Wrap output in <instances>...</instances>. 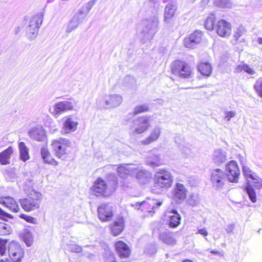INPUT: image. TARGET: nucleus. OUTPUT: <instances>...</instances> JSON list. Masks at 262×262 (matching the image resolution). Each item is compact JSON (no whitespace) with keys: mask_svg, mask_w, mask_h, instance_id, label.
<instances>
[{"mask_svg":"<svg viewBox=\"0 0 262 262\" xmlns=\"http://www.w3.org/2000/svg\"><path fill=\"white\" fill-rule=\"evenodd\" d=\"M98 216L103 222L111 221L114 217L113 208L108 203L100 205L97 208Z\"/></svg>","mask_w":262,"mask_h":262,"instance_id":"obj_10","label":"nucleus"},{"mask_svg":"<svg viewBox=\"0 0 262 262\" xmlns=\"http://www.w3.org/2000/svg\"><path fill=\"white\" fill-rule=\"evenodd\" d=\"M14 151V147L9 146L8 148L0 152V164L2 165H8L10 163L11 156Z\"/></svg>","mask_w":262,"mask_h":262,"instance_id":"obj_22","label":"nucleus"},{"mask_svg":"<svg viewBox=\"0 0 262 262\" xmlns=\"http://www.w3.org/2000/svg\"><path fill=\"white\" fill-rule=\"evenodd\" d=\"M91 189L97 196H107L108 195V184L105 180L101 178H97L94 182Z\"/></svg>","mask_w":262,"mask_h":262,"instance_id":"obj_12","label":"nucleus"},{"mask_svg":"<svg viewBox=\"0 0 262 262\" xmlns=\"http://www.w3.org/2000/svg\"><path fill=\"white\" fill-rule=\"evenodd\" d=\"M42 20L43 15L41 14H37L32 17L27 31L29 37L31 38L36 37Z\"/></svg>","mask_w":262,"mask_h":262,"instance_id":"obj_8","label":"nucleus"},{"mask_svg":"<svg viewBox=\"0 0 262 262\" xmlns=\"http://www.w3.org/2000/svg\"><path fill=\"white\" fill-rule=\"evenodd\" d=\"M156 176L154 183L156 187L160 188H169L173 183V177L171 173L165 170L161 169Z\"/></svg>","mask_w":262,"mask_h":262,"instance_id":"obj_5","label":"nucleus"},{"mask_svg":"<svg viewBox=\"0 0 262 262\" xmlns=\"http://www.w3.org/2000/svg\"><path fill=\"white\" fill-rule=\"evenodd\" d=\"M228 115H232V113H229Z\"/></svg>","mask_w":262,"mask_h":262,"instance_id":"obj_55","label":"nucleus"},{"mask_svg":"<svg viewBox=\"0 0 262 262\" xmlns=\"http://www.w3.org/2000/svg\"><path fill=\"white\" fill-rule=\"evenodd\" d=\"M171 73L181 78L189 79L192 77L193 72L190 66L185 60L176 59L170 65Z\"/></svg>","mask_w":262,"mask_h":262,"instance_id":"obj_1","label":"nucleus"},{"mask_svg":"<svg viewBox=\"0 0 262 262\" xmlns=\"http://www.w3.org/2000/svg\"><path fill=\"white\" fill-rule=\"evenodd\" d=\"M196 233L200 234L204 237L207 236L208 235V232L205 228L198 229Z\"/></svg>","mask_w":262,"mask_h":262,"instance_id":"obj_46","label":"nucleus"},{"mask_svg":"<svg viewBox=\"0 0 262 262\" xmlns=\"http://www.w3.org/2000/svg\"><path fill=\"white\" fill-rule=\"evenodd\" d=\"M246 190L251 202L255 203L257 201L256 194L253 188L251 186H248Z\"/></svg>","mask_w":262,"mask_h":262,"instance_id":"obj_34","label":"nucleus"},{"mask_svg":"<svg viewBox=\"0 0 262 262\" xmlns=\"http://www.w3.org/2000/svg\"><path fill=\"white\" fill-rule=\"evenodd\" d=\"M182 262H193V261L190 259H187L183 260Z\"/></svg>","mask_w":262,"mask_h":262,"instance_id":"obj_52","label":"nucleus"},{"mask_svg":"<svg viewBox=\"0 0 262 262\" xmlns=\"http://www.w3.org/2000/svg\"><path fill=\"white\" fill-rule=\"evenodd\" d=\"M245 29L243 27H239L237 28L234 32L232 41L234 43H238L244 41L243 37L245 34Z\"/></svg>","mask_w":262,"mask_h":262,"instance_id":"obj_28","label":"nucleus"},{"mask_svg":"<svg viewBox=\"0 0 262 262\" xmlns=\"http://www.w3.org/2000/svg\"><path fill=\"white\" fill-rule=\"evenodd\" d=\"M160 238L167 245H174L176 244V240L170 233L163 232L160 234Z\"/></svg>","mask_w":262,"mask_h":262,"instance_id":"obj_31","label":"nucleus"},{"mask_svg":"<svg viewBox=\"0 0 262 262\" xmlns=\"http://www.w3.org/2000/svg\"><path fill=\"white\" fill-rule=\"evenodd\" d=\"M0 215L5 217L9 216V213L6 212L0 207Z\"/></svg>","mask_w":262,"mask_h":262,"instance_id":"obj_48","label":"nucleus"},{"mask_svg":"<svg viewBox=\"0 0 262 262\" xmlns=\"http://www.w3.org/2000/svg\"><path fill=\"white\" fill-rule=\"evenodd\" d=\"M198 70L205 76H209L212 71L211 65L207 62H202L198 66Z\"/></svg>","mask_w":262,"mask_h":262,"instance_id":"obj_27","label":"nucleus"},{"mask_svg":"<svg viewBox=\"0 0 262 262\" xmlns=\"http://www.w3.org/2000/svg\"><path fill=\"white\" fill-rule=\"evenodd\" d=\"M162 164V162H161L160 158H158V160L157 162H150V164L154 166H158L161 165Z\"/></svg>","mask_w":262,"mask_h":262,"instance_id":"obj_47","label":"nucleus"},{"mask_svg":"<svg viewBox=\"0 0 262 262\" xmlns=\"http://www.w3.org/2000/svg\"><path fill=\"white\" fill-rule=\"evenodd\" d=\"M247 179H250L253 181L254 183L257 184V185L261 186L262 185V180L255 173L252 172V173L248 177Z\"/></svg>","mask_w":262,"mask_h":262,"instance_id":"obj_40","label":"nucleus"},{"mask_svg":"<svg viewBox=\"0 0 262 262\" xmlns=\"http://www.w3.org/2000/svg\"><path fill=\"white\" fill-rule=\"evenodd\" d=\"M257 42L259 44H262V37H259L257 39Z\"/></svg>","mask_w":262,"mask_h":262,"instance_id":"obj_50","label":"nucleus"},{"mask_svg":"<svg viewBox=\"0 0 262 262\" xmlns=\"http://www.w3.org/2000/svg\"><path fill=\"white\" fill-rule=\"evenodd\" d=\"M19 217L25 220L26 222L29 223L35 224L36 223V220L35 218L29 215H27L25 214H21L19 215Z\"/></svg>","mask_w":262,"mask_h":262,"instance_id":"obj_39","label":"nucleus"},{"mask_svg":"<svg viewBox=\"0 0 262 262\" xmlns=\"http://www.w3.org/2000/svg\"><path fill=\"white\" fill-rule=\"evenodd\" d=\"M8 255L13 262H20L25 256V251L17 243L11 242L8 245Z\"/></svg>","mask_w":262,"mask_h":262,"instance_id":"obj_7","label":"nucleus"},{"mask_svg":"<svg viewBox=\"0 0 262 262\" xmlns=\"http://www.w3.org/2000/svg\"><path fill=\"white\" fill-rule=\"evenodd\" d=\"M216 3L220 7H229L230 4L229 0H216Z\"/></svg>","mask_w":262,"mask_h":262,"instance_id":"obj_42","label":"nucleus"},{"mask_svg":"<svg viewBox=\"0 0 262 262\" xmlns=\"http://www.w3.org/2000/svg\"><path fill=\"white\" fill-rule=\"evenodd\" d=\"M136 173V178L139 181H145L148 179L147 173L143 170H138Z\"/></svg>","mask_w":262,"mask_h":262,"instance_id":"obj_36","label":"nucleus"},{"mask_svg":"<svg viewBox=\"0 0 262 262\" xmlns=\"http://www.w3.org/2000/svg\"><path fill=\"white\" fill-rule=\"evenodd\" d=\"M216 34L221 38L229 37L232 32V24L228 20L221 18L218 20L215 28Z\"/></svg>","mask_w":262,"mask_h":262,"instance_id":"obj_6","label":"nucleus"},{"mask_svg":"<svg viewBox=\"0 0 262 262\" xmlns=\"http://www.w3.org/2000/svg\"><path fill=\"white\" fill-rule=\"evenodd\" d=\"M24 241L28 247L31 246L33 243V237L30 235L25 236L24 238Z\"/></svg>","mask_w":262,"mask_h":262,"instance_id":"obj_44","label":"nucleus"},{"mask_svg":"<svg viewBox=\"0 0 262 262\" xmlns=\"http://www.w3.org/2000/svg\"><path fill=\"white\" fill-rule=\"evenodd\" d=\"M243 174H244V176L246 178H248V177H249L253 172L251 170V169L248 167H247L246 166H244L243 167Z\"/></svg>","mask_w":262,"mask_h":262,"instance_id":"obj_45","label":"nucleus"},{"mask_svg":"<svg viewBox=\"0 0 262 262\" xmlns=\"http://www.w3.org/2000/svg\"><path fill=\"white\" fill-rule=\"evenodd\" d=\"M125 227V218L122 216H118L109 226L112 234L114 236L119 235Z\"/></svg>","mask_w":262,"mask_h":262,"instance_id":"obj_13","label":"nucleus"},{"mask_svg":"<svg viewBox=\"0 0 262 262\" xmlns=\"http://www.w3.org/2000/svg\"><path fill=\"white\" fill-rule=\"evenodd\" d=\"M229 228H230V231H232V228H233V226H232V225H230V226L229 227Z\"/></svg>","mask_w":262,"mask_h":262,"instance_id":"obj_53","label":"nucleus"},{"mask_svg":"<svg viewBox=\"0 0 262 262\" xmlns=\"http://www.w3.org/2000/svg\"><path fill=\"white\" fill-rule=\"evenodd\" d=\"M225 173L224 171L219 168L213 170L211 175V181L217 187H221L224 185Z\"/></svg>","mask_w":262,"mask_h":262,"instance_id":"obj_17","label":"nucleus"},{"mask_svg":"<svg viewBox=\"0 0 262 262\" xmlns=\"http://www.w3.org/2000/svg\"><path fill=\"white\" fill-rule=\"evenodd\" d=\"M175 10L172 6H166L165 9L164 17L166 20L171 19L174 15Z\"/></svg>","mask_w":262,"mask_h":262,"instance_id":"obj_32","label":"nucleus"},{"mask_svg":"<svg viewBox=\"0 0 262 262\" xmlns=\"http://www.w3.org/2000/svg\"><path fill=\"white\" fill-rule=\"evenodd\" d=\"M149 110V107L146 105H140L137 106L135 109V112L136 114L141 113L147 112Z\"/></svg>","mask_w":262,"mask_h":262,"instance_id":"obj_41","label":"nucleus"},{"mask_svg":"<svg viewBox=\"0 0 262 262\" xmlns=\"http://www.w3.org/2000/svg\"><path fill=\"white\" fill-rule=\"evenodd\" d=\"M254 89L259 97L262 98V81L257 80L254 85Z\"/></svg>","mask_w":262,"mask_h":262,"instance_id":"obj_37","label":"nucleus"},{"mask_svg":"<svg viewBox=\"0 0 262 262\" xmlns=\"http://www.w3.org/2000/svg\"><path fill=\"white\" fill-rule=\"evenodd\" d=\"M238 69L239 71H244L245 72L249 74H254L255 71L254 70L251 68L247 64H242L238 66Z\"/></svg>","mask_w":262,"mask_h":262,"instance_id":"obj_33","label":"nucleus"},{"mask_svg":"<svg viewBox=\"0 0 262 262\" xmlns=\"http://www.w3.org/2000/svg\"><path fill=\"white\" fill-rule=\"evenodd\" d=\"M160 130L159 128L154 129L150 135L145 140L141 141L143 145H148L157 140L160 136Z\"/></svg>","mask_w":262,"mask_h":262,"instance_id":"obj_30","label":"nucleus"},{"mask_svg":"<svg viewBox=\"0 0 262 262\" xmlns=\"http://www.w3.org/2000/svg\"><path fill=\"white\" fill-rule=\"evenodd\" d=\"M73 107L74 105L71 102L65 101L57 103L50 110L52 113L61 114L72 110Z\"/></svg>","mask_w":262,"mask_h":262,"instance_id":"obj_18","label":"nucleus"},{"mask_svg":"<svg viewBox=\"0 0 262 262\" xmlns=\"http://www.w3.org/2000/svg\"><path fill=\"white\" fill-rule=\"evenodd\" d=\"M41 194L35 190H32L27 196L19 201L22 208L26 212L37 209L40 207Z\"/></svg>","mask_w":262,"mask_h":262,"instance_id":"obj_2","label":"nucleus"},{"mask_svg":"<svg viewBox=\"0 0 262 262\" xmlns=\"http://www.w3.org/2000/svg\"><path fill=\"white\" fill-rule=\"evenodd\" d=\"M113 262H117V261L115 260Z\"/></svg>","mask_w":262,"mask_h":262,"instance_id":"obj_56","label":"nucleus"},{"mask_svg":"<svg viewBox=\"0 0 262 262\" xmlns=\"http://www.w3.org/2000/svg\"><path fill=\"white\" fill-rule=\"evenodd\" d=\"M149 126V123L147 120H144L139 126L136 128V131L137 133L141 134L146 130Z\"/></svg>","mask_w":262,"mask_h":262,"instance_id":"obj_35","label":"nucleus"},{"mask_svg":"<svg viewBox=\"0 0 262 262\" xmlns=\"http://www.w3.org/2000/svg\"><path fill=\"white\" fill-rule=\"evenodd\" d=\"M0 262H11L8 259L6 258L5 259H1L0 260Z\"/></svg>","mask_w":262,"mask_h":262,"instance_id":"obj_51","label":"nucleus"},{"mask_svg":"<svg viewBox=\"0 0 262 262\" xmlns=\"http://www.w3.org/2000/svg\"><path fill=\"white\" fill-rule=\"evenodd\" d=\"M203 40V33L200 31H195L186 37L184 40V45L188 48H191L194 44L201 42Z\"/></svg>","mask_w":262,"mask_h":262,"instance_id":"obj_14","label":"nucleus"},{"mask_svg":"<svg viewBox=\"0 0 262 262\" xmlns=\"http://www.w3.org/2000/svg\"><path fill=\"white\" fill-rule=\"evenodd\" d=\"M215 14L213 13L209 14L204 21L205 28L209 31H212L215 28Z\"/></svg>","mask_w":262,"mask_h":262,"instance_id":"obj_29","label":"nucleus"},{"mask_svg":"<svg viewBox=\"0 0 262 262\" xmlns=\"http://www.w3.org/2000/svg\"><path fill=\"white\" fill-rule=\"evenodd\" d=\"M226 176L229 182L237 183L240 175V170L237 163L235 161H229L226 165Z\"/></svg>","mask_w":262,"mask_h":262,"instance_id":"obj_9","label":"nucleus"},{"mask_svg":"<svg viewBox=\"0 0 262 262\" xmlns=\"http://www.w3.org/2000/svg\"><path fill=\"white\" fill-rule=\"evenodd\" d=\"M115 250L121 259L129 258L132 255V249L129 246L122 240H118L114 243Z\"/></svg>","mask_w":262,"mask_h":262,"instance_id":"obj_11","label":"nucleus"},{"mask_svg":"<svg viewBox=\"0 0 262 262\" xmlns=\"http://www.w3.org/2000/svg\"><path fill=\"white\" fill-rule=\"evenodd\" d=\"M29 135L34 140L40 141L46 136V132L42 125H37L29 130Z\"/></svg>","mask_w":262,"mask_h":262,"instance_id":"obj_20","label":"nucleus"},{"mask_svg":"<svg viewBox=\"0 0 262 262\" xmlns=\"http://www.w3.org/2000/svg\"><path fill=\"white\" fill-rule=\"evenodd\" d=\"M78 122L76 119L68 117L62 125V134H67L75 132L78 127Z\"/></svg>","mask_w":262,"mask_h":262,"instance_id":"obj_16","label":"nucleus"},{"mask_svg":"<svg viewBox=\"0 0 262 262\" xmlns=\"http://www.w3.org/2000/svg\"><path fill=\"white\" fill-rule=\"evenodd\" d=\"M210 252L213 254L218 255V254H220V252L218 250H211Z\"/></svg>","mask_w":262,"mask_h":262,"instance_id":"obj_49","label":"nucleus"},{"mask_svg":"<svg viewBox=\"0 0 262 262\" xmlns=\"http://www.w3.org/2000/svg\"><path fill=\"white\" fill-rule=\"evenodd\" d=\"M132 166L131 164H125L119 166L117 170L119 176L124 178L135 173L136 169L132 167Z\"/></svg>","mask_w":262,"mask_h":262,"instance_id":"obj_23","label":"nucleus"},{"mask_svg":"<svg viewBox=\"0 0 262 262\" xmlns=\"http://www.w3.org/2000/svg\"><path fill=\"white\" fill-rule=\"evenodd\" d=\"M187 192V189L183 184L176 183L172 192L173 199L178 203H181L186 198Z\"/></svg>","mask_w":262,"mask_h":262,"instance_id":"obj_15","label":"nucleus"},{"mask_svg":"<svg viewBox=\"0 0 262 262\" xmlns=\"http://www.w3.org/2000/svg\"><path fill=\"white\" fill-rule=\"evenodd\" d=\"M40 152L41 157L45 163L53 166H57L58 164V162L53 158L47 148L42 147L41 149Z\"/></svg>","mask_w":262,"mask_h":262,"instance_id":"obj_24","label":"nucleus"},{"mask_svg":"<svg viewBox=\"0 0 262 262\" xmlns=\"http://www.w3.org/2000/svg\"><path fill=\"white\" fill-rule=\"evenodd\" d=\"M51 146L54 155L57 158H61L68 154L71 142L67 139L60 138L52 140Z\"/></svg>","mask_w":262,"mask_h":262,"instance_id":"obj_4","label":"nucleus"},{"mask_svg":"<svg viewBox=\"0 0 262 262\" xmlns=\"http://www.w3.org/2000/svg\"><path fill=\"white\" fill-rule=\"evenodd\" d=\"M18 149L19 152V158L24 162H26L30 159L29 149L24 142L18 143Z\"/></svg>","mask_w":262,"mask_h":262,"instance_id":"obj_26","label":"nucleus"},{"mask_svg":"<svg viewBox=\"0 0 262 262\" xmlns=\"http://www.w3.org/2000/svg\"><path fill=\"white\" fill-rule=\"evenodd\" d=\"M0 203L9 208L13 212H18L20 209L17 202L10 196H4L2 198Z\"/></svg>","mask_w":262,"mask_h":262,"instance_id":"obj_19","label":"nucleus"},{"mask_svg":"<svg viewBox=\"0 0 262 262\" xmlns=\"http://www.w3.org/2000/svg\"><path fill=\"white\" fill-rule=\"evenodd\" d=\"M122 102V98L117 94L105 96L104 102L106 107H114L119 106Z\"/></svg>","mask_w":262,"mask_h":262,"instance_id":"obj_21","label":"nucleus"},{"mask_svg":"<svg viewBox=\"0 0 262 262\" xmlns=\"http://www.w3.org/2000/svg\"><path fill=\"white\" fill-rule=\"evenodd\" d=\"M171 213L173 214L169 216L168 226L170 228H174L180 225L181 216L176 210H172Z\"/></svg>","mask_w":262,"mask_h":262,"instance_id":"obj_25","label":"nucleus"},{"mask_svg":"<svg viewBox=\"0 0 262 262\" xmlns=\"http://www.w3.org/2000/svg\"><path fill=\"white\" fill-rule=\"evenodd\" d=\"M8 241L0 238V254L2 256L6 253V244Z\"/></svg>","mask_w":262,"mask_h":262,"instance_id":"obj_38","label":"nucleus"},{"mask_svg":"<svg viewBox=\"0 0 262 262\" xmlns=\"http://www.w3.org/2000/svg\"><path fill=\"white\" fill-rule=\"evenodd\" d=\"M6 224L0 223V235H5L9 234V230Z\"/></svg>","mask_w":262,"mask_h":262,"instance_id":"obj_43","label":"nucleus"},{"mask_svg":"<svg viewBox=\"0 0 262 262\" xmlns=\"http://www.w3.org/2000/svg\"><path fill=\"white\" fill-rule=\"evenodd\" d=\"M163 204L162 200L155 198H147L142 202H136L134 206L136 208L146 213H155Z\"/></svg>","mask_w":262,"mask_h":262,"instance_id":"obj_3","label":"nucleus"},{"mask_svg":"<svg viewBox=\"0 0 262 262\" xmlns=\"http://www.w3.org/2000/svg\"><path fill=\"white\" fill-rule=\"evenodd\" d=\"M203 1H204V2H206H206L207 3L209 1V0H203Z\"/></svg>","mask_w":262,"mask_h":262,"instance_id":"obj_54","label":"nucleus"}]
</instances>
